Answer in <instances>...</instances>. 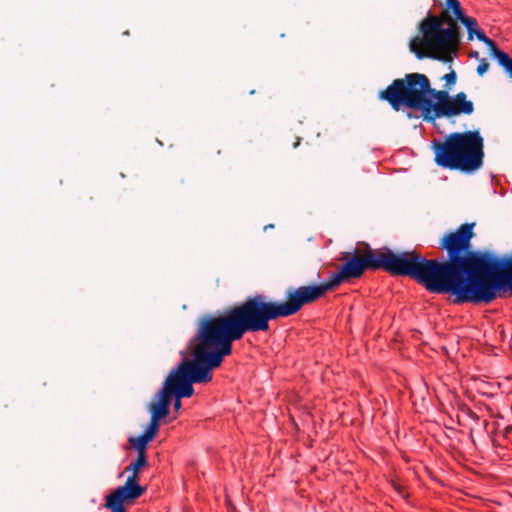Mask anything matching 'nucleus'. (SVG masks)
I'll use <instances>...</instances> for the list:
<instances>
[{"instance_id":"obj_20","label":"nucleus","mask_w":512,"mask_h":512,"mask_svg":"<svg viewBox=\"0 0 512 512\" xmlns=\"http://www.w3.org/2000/svg\"><path fill=\"white\" fill-rule=\"evenodd\" d=\"M173 407H174L175 411H179L180 410V408H181V398H176Z\"/></svg>"},{"instance_id":"obj_19","label":"nucleus","mask_w":512,"mask_h":512,"mask_svg":"<svg viewBox=\"0 0 512 512\" xmlns=\"http://www.w3.org/2000/svg\"><path fill=\"white\" fill-rule=\"evenodd\" d=\"M474 36L481 42H483L484 44L488 43L489 39L486 34L482 31V30H476V32L474 33Z\"/></svg>"},{"instance_id":"obj_5","label":"nucleus","mask_w":512,"mask_h":512,"mask_svg":"<svg viewBox=\"0 0 512 512\" xmlns=\"http://www.w3.org/2000/svg\"><path fill=\"white\" fill-rule=\"evenodd\" d=\"M464 11L458 0H446V7L440 15L430 12L419 23L422 36H416L409 43L410 51L418 58H432L443 62L452 61L461 42L458 20L464 17Z\"/></svg>"},{"instance_id":"obj_23","label":"nucleus","mask_w":512,"mask_h":512,"mask_svg":"<svg viewBox=\"0 0 512 512\" xmlns=\"http://www.w3.org/2000/svg\"><path fill=\"white\" fill-rule=\"evenodd\" d=\"M300 144V138H297V141L294 143L293 147L296 148Z\"/></svg>"},{"instance_id":"obj_21","label":"nucleus","mask_w":512,"mask_h":512,"mask_svg":"<svg viewBox=\"0 0 512 512\" xmlns=\"http://www.w3.org/2000/svg\"><path fill=\"white\" fill-rule=\"evenodd\" d=\"M407 117H408V118H418V116L413 115L411 112H408V113H407Z\"/></svg>"},{"instance_id":"obj_1","label":"nucleus","mask_w":512,"mask_h":512,"mask_svg":"<svg viewBox=\"0 0 512 512\" xmlns=\"http://www.w3.org/2000/svg\"><path fill=\"white\" fill-rule=\"evenodd\" d=\"M474 227L464 223L439 240V249L453 259L455 304H489L507 291L512 295V257L474 249Z\"/></svg>"},{"instance_id":"obj_15","label":"nucleus","mask_w":512,"mask_h":512,"mask_svg":"<svg viewBox=\"0 0 512 512\" xmlns=\"http://www.w3.org/2000/svg\"><path fill=\"white\" fill-rule=\"evenodd\" d=\"M441 80L445 81L444 87L451 90L452 87L456 84L457 74L453 69H451L449 73L441 77Z\"/></svg>"},{"instance_id":"obj_10","label":"nucleus","mask_w":512,"mask_h":512,"mask_svg":"<svg viewBox=\"0 0 512 512\" xmlns=\"http://www.w3.org/2000/svg\"><path fill=\"white\" fill-rule=\"evenodd\" d=\"M146 488L139 485L134 477H127L125 483L106 497V502L115 505H124V502L133 501L143 495Z\"/></svg>"},{"instance_id":"obj_24","label":"nucleus","mask_w":512,"mask_h":512,"mask_svg":"<svg viewBox=\"0 0 512 512\" xmlns=\"http://www.w3.org/2000/svg\"><path fill=\"white\" fill-rule=\"evenodd\" d=\"M268 228H269V229H272V228H274V225H273V224L266 225V226L264 227V230H267Z\"/></svg>"},{"instance_id":"obj_2","label":"nucleus","mask_w":512,"mask_h":512,"mask_svg":"<svg viewBox=\"0 0 512 512\" xmlns=\"http://www.w3.org/2000/svg\"><path fill=\"white\" fill-rule=\"evenodd\" d=\"M364 253L357 247L354 254L326 283L333 290L344 281L359 278L366 269H384L391 275L409 276L424 288L436 294H450L455 298L453 259L450 253L445 260L427 259L416 251L387 252L379 256L370 245L363 243Z\"/></svg>"},{"instance_id":"obj_14","label":"nucleus","mask_w":512,"mask_h":512,"mask_svg":"<svg viewBox=\"0 0 512 512\" xmlns=\"http://www.w3.org/2000/svg\"><path fill=\"white\" fill-rule=\"evenodd\" d=\"M467 29L468 33V40L471 41L474 38V33L477 29V21L474 18L464 16L462 19L459 20Z\"/></svg>"},{"instance_id":"obj_26","label":"nucleus","mask_w":512,"mask_h":512,"mask_svg":"<svg viewBox=\"0 0 512 512\" xmlns=\"http://www.w3.org/2000/svg\"><path fill=\"white\" fill-rule=\"evenodd\" d=\"M250 94H251V95L255 94V90H251V91H250Z\"/></svg>"},{"instance_id":"obj_9","label":"nucleus","mask_w":512,"mask_h":512,"mask_svg":"<svg viewBox=\"0 0 512 512\" xmlns=\"http://www.w3.org/2000/svg\"><path fill=\"white\" fill-rule=\"evenodd\" d=\"M148 411L151 417L144 433L139 436H131L128 439L129 444L137 451L138 456H146L147 445L156 437L159 431L160 420L165 418L151 404L148 405Z\"/></svg>"},{"instance_id":"obj_6","label":"nucleus","mask_w":512,"mask_h":512,"mask_svg":"<svg viewBox=\"0 0 512 512\" xmlns=\"http://www.w3.org/2000/svg\"><path fill=\"white\" fill-rule=\"evenodd\" d=\"M449 91L445 87L443 90L432 88L425 74L409 73L404 78L393 80L378 96L387 101L395 111H399L402 106L417 109L424 121L433 123L449 101Z\"/></svg>"},{"instance_id":"obj_8","label":"nucleus","mask_w":512,"mask_h":512,"mask_svg":"<svg viewBox=\"0 0 512 512\" xmlns=\"http://www.w3.org/2000/svg\"><path fill=\"white\" fill-rule=\"evenodd\" d=\"M331 290L325 282L319 285L289 288L285 292L286 301H278L281 318L296 314L304 305L314 302Z\"/></svg>"},{"instance_id":"obj_11","label":"nucleus","mask_w":512,"mask_h":512,"mask_svg":"<svg viewBox=\"0 0 512 512\" xmlns=\"http://www.w3.org/2000/svg\"><path fill=\"white\" fill-rule=\"evenodd\" d=\"M474 112V104L467 99L465 92H459L450 97L447 104L437 115L438 118H451L458 115H471Z\"/></svg>"},{"instance_id":"obj_7","label":"nucleus","mask_w":512,"mask_h":512,"mask_svg":"<svg viewBox=\"0 0 512 512\" xmlns=\"http://www.w3.org/2000/svg\"><path fill=\"white\" fill-rule=\"evenodd\" d=\"M434 162L437 166L471 174L484 163V138L478 130L453 132L443 141H433Z\"/></svg>"},{"instance_id":"obj_18","label":"nucleus","mask_w":512,"mask_h":512,"mask_svg":"<svg viewBox=\"0 0 512 512\" xmlns=\"http://www.w3.org/2000/svg\"><path fill=\"white\" fill-rule=\"evenodd\" d=\"M488 49L490 50V54L492 57H496V51H501L500 49L497 48L495 42L491 39H489L488 43L485 44Z\"/></svg>"},{"instance_id":"obj_4","label":"nucleus","mask_w":512,"mask_h":512,"mask_svg":"<svg viewBox=\"0 0 512 512\" xmlns=\"http://www.w3.org/2000/svg\"><path fill=\"white\" fill-rule=\"evenodd\" d=\"M192 360L184 358L170 371L162 388L149 403L165 418L170 413L172 396L191 397L193 383H208L212 380V370L218 368L225 356L196 332L189 344Z\"/></svg>"},{"instance_id":"obj_25","label":"nucleus","mask_w":512,"mask_h":512,"mask_svg":"<svg viewBox=\"0 0 512 512\" xmlns=\"http://www.w3.org/2000/svg\"><path fill=\"white\" fill-rule=\"evenodd\" d=\"M395 489H396L399 493H402V488H401V486L395 485Z\"/></svg>"},{"instance_id":"obj_3","label":"nucleus","mask_w":512,"mask_h":512,"mask_svg":"<svg viewBox=\"0 0 512 512\" xmlns=\"http://www.w3.org/2000/svg\"><path fill=\"white\" fill-rule=\"evenodd\" d=\"M281 318L278 301L264 294L248 296L242 303L220 315H205L198 320L196 332L225 357L232 353V343L248 332H266L269 322Z\"/></svg>"},{"instance_id":"obj_13","label":"nucleus","mask_w":512,"mask_h":512,"mask_svg":"<svg viewBox=\"0 0 512 512\" xmlns=\"http://www.w3.org/2000/svg\"><path fill=\"white\" fill-rule=\"evenodd\" d=\"M495 59L512 78V58H510L509 55L503 51H496Z\"/></svg>"},{"instance_id":"obj_22","label":"nucleus","mask_w":512,"mask_h":512,"mask_svg":"<svg viewBox=\"0 0 512 512\" xmlns=\"http://www.w3.org/2000/svg\"><path fill=\"white\" fill-rule=\"evenodd\" d=\"M471 56H473L475 58H478L479 57V52L478 51L472 52Z\"/></svg>"},{"instance_id":"obj_12","label":"nucleus","mask_w":512,"mask_h":512,"mask_svg":"<svg viewBox=\"0 0 512 512\" xmlns=\"http://www.w3.org/2000/svg\"><path fill=\"white\" fill-rule=\"evenodd\" d=\"M147 456H138L137 458L132 461L124 470V472H130V475L128 477H134L135 480H138V473L139 471L147 466Z\"/></svg>"},{"instance_id":"obj_17","label":"nucleus","mask_w":512,"mask_h":512,"mask_svg":"<svg viewBox=\"0 0 512 512\" xmlns=\"http://www.w3.org/2000/svg\"><path fill=\"white\" fill-rule=\"evenodd\" d=\"M105 507L110 509L111 512H127L124 505H115L106 502Z\"/></svg>"},{"instance_id":"obj_16","label":"nucleus","mask_w":512,"mask_h":512,"mask_svg":"<svg viewBox=\"0 0 512 512\" xmlns=\"http://www.w3.org/2000/svg\"><path fill=\"white\" fill-rule=\"evenodd\" d=\"M489 66V63L485 58L480 59L476 69L478 75L482 76L485 72H487Z\"/></svg>"}]
</instances>
